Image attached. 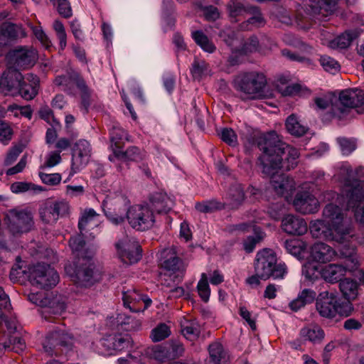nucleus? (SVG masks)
<instances>
[{
  "label": "nucleus",
  "mask_w": 364,
  "mask_h": 364,
  "mask_svg": "<svg viewBox=\"0 0 364 364\" xmlns=\"http://www.w3.org/2000/svg\"><path fill=\"white\" fill-rule=\"evenodd\" d=\"M258 146L262 151L259 161L263 173L271 176L270 183L274 191L287 198L295 189V182L289 176L277 173L282 168L288 171L297 165L299 151L282 141L274 132L264 135Z\"/></svg>",
  "instance_id": "obj_1"
},
{
  "label": "nucleus",
  "mask_w": 364,
  "mask_h": 364,
  "mask_svg": "<svg viewBox=\"0 0 364 364\" xmlns=\"http://www.w3.org/2000/svg\"><path fill=\"white\" fill-rule=\"evenodd\" d=\"M323 220L311 222L310 232L315 238H321L346 245L353 238L352 228L345 213L338 205L330 203L323 210Z\"/></svg>",
  "instance_id": "obj_2"
},
{
  "label": "nucleus",
  "mask_w": 364,
  "mask_h": 364,
  "mask_svg": "<svg viewBox=\"0 0 364 364\" xmlns=\"http://www.w3.org/2000/svg\"><path fill=\"white\" fill-rule=\"evenodd\" d=\"M355 248L349 247L347 249L346 245L340 250L341 255L346 258L343 264H328L321 266L314 262H306L303 265L302 274L309 281H315L321 277L326 282L334 284L341 281L347 272H351L357 268L358 261L356 257L353 256Z\"/></svg>",
  "instance_id": "obj_3"
},
{
  "label": "nucleus",
  "mask_w": 364,
  "mask_h": 364,
  "mask_svg": "<svg viewBox=\"0 0 364 364\" xmlns=\"http://www.w3.org/2000/svg\"><path fill=\"white\" fill-rule=\"evenodd\" d=\"M9 296L0 287V353L3 350H14L18 353L23 350L25 343L20 337L19 325L15 316L2 318L10 309Z\"/></svg>",
  "instance_id": "obj_4"
},
{
  "label": "nucleus",
  "mask_w": 364,
  "mask_h": 364,
  "mask_svg": "<svg viewBox=\"0 0 364 364\" xmlns=\"http://www.w3.org/2000/svg\"><path fill=\"white\" fill-rule=\"evenodd\" d=\"M338 179L343 183L346 193L347 208L353 209L355 219L364 224V182H359L347 164L341 165Z\"/></svg>",
  "instance_id": "obj_5"
},
{
  "label": "nucleus",
  "mask_w": 364,
  "mask_h": 364,
  "mask_svg": "<svg viewBox=\"0 0 364 364\" xmlns=\"http://www.w3.org/2000/svg\"><path fill=\"white\" fill-rule=\"evenodd\" d=\"M165 198L157 194L151 201V205L136 204L129 208L126 213V220L129 225L138 231H145L151 228L155 223L154 211L161 213L164 208L157 205L156 200Z\"/></svg>",
  "instance_id": "obj_6"
},
{
  "label": "nucleus",
  "mask_w": 364,
  "mask_h": 364,
  "mask_svg": "<svg viewBox=\"0 0 364 364\" xmlns=\"http://www.w3.org/2000/svg\"><path fill=\"white\" fill-rule=\"evenodd\" d=\"M129 207L130 200L122 191L109 192L102 204L105 215L115 225L124 223L126 213Z\"/></svg>",
  "instance_id": "obj_7"
},
{
  "label": "nucleus",
  "mask_w": 364,
  "mask_h": 364,
  "mask_svg": "<svg viewBox=\"0 0 364 364\" xmlns=\"http://www.w3.org/2000/svg\"><path fill=\"white\" fill-rule=\"evenodd\" d=\"M255 272L260 276L261 279L266 280L270 277L282 279L287 269L285 264H277V257L272 250L264 249L257 254Z\"/></svg>",
  "instance_id": "obj_8"
},
{
  "label": "nucleus",
  "mask_w": 364,
  "mask_h": 364,
  "mask_svg": "<svg viewBox=\"0 0 364 364\" xmlns=\"http://www.w3.org/2000/svg\"><path fill=\"white\" fill-rule=\"evenodd\" d=\"M316 308L320 316L325 318H333L337 314L348 316L353 309L349 302L339 304L336 294L328 291L318 294Z\"/></svg>",
  "instance_id": "obj_9"
},
{
  "label": "nucleus",
  "mask_w": 364,
  "mask_h": 364,
  "mask_svg": "<svg viewBox=\"0 0 364 364\" xmlns=\"http://www.w3.org/2000/svg\"><path fill=\"white\" fill-rule=\"evenodd\" d=\"M28 280L37 288L47 289L55 287L58 283L59 276L50 265L38 264L29 268Z\"/></svg>",
  "instance_id": "obj_10"
},
{
  "label": "nucleus",
  "mask_w": 364,
  "mask_h": 364,
  "mask_svg": "<svg viewBox=\"0 0 364 364\" xmlns=\"http://www.w3.org/2000/svg\"><path fill=\"white\" fill-rule=\"evenodd\" d=\"M234 82L238 90L253 98L265 86L266 78L262 73L251 72L238 75Z\"/></svg>",
  "instance_id": "obj_11"
},
{
  "label": "nucleus",
  "mask_w": 364,
  "mask_h": 364,
  "mask_svg": "<svg viewBox=\"0 0 364 364\" xmlns=\"http://www.w3.org/2000/svg\"><path fill=\"white\" fill-rule=\"evenodd\" d=\"M70 205L64 200H48L38 208V215L44 224H55L60 217L68 214Z\"/></svg>",
  "instance_id": "obj_12"
},
{
  "label": "nucleus",
  "mask_w": 364,
  "mask_h": 364,
  "mask_svg": "<svg viewBox=\"0 0 364 364\" xmlns=\"http://www.w3.org/2000/svg\"><path fill=\"white\" fill-rule=\"evenodd\" d=\"M6 218L9 229L14 235L28 232L34 225L33 214L27 209L10 210Z\"/></svg>",
  "instance_id": "obj_13"
},
{
  "label": "nucleus",
  "mask_w": 364,
  "mask_h": 364,
  "mask_svg": "<svg viewBox=\"0 0 364 364\" xmlns=\"http://www.w3.org/2000/svg\"><path fill=\"white\" fill-rule=\"evenodd\" d=\"M91 151L90 144L87 140L80 139L75 144L72 151L70 171L68 180L87 165Z\"/></svg>",
  "instance_id": "obj_14"
},
{
  "label": "nucleus",
  "mask_w": 364,
  "mask_h": 364,
  "mask_svg": "<svg viewBox=\"0 0 364 364\" xmlns=\"http://www.w3.org/2000/svg\"><path fill=\"white\" fill-rule=\"evenodd\" d=\"M116 247L120 259L124 264H134L141 258V246L134 238L124 237L116 244Z\"/></svg>",
  "instance_id": "obj_15"
},
{
  "label": "nucleus",
  "mask_w": 364,
  "mask_h": 364,
  "mask_svg": "<svg viewBox=\"0 0 364 364\" xmlns=\"http://www.w3.org/2000/svg\"><path fill=\"white\" fill-rule=\"evenodd\" d=\"M23 76L16 69L8 68L0 76V92L4 95H18Z\"/></svg>",
  "instance_id": "obj_16"
},
{
  "label": "nucleus",
  "mask_w": 364,
  "mask_h": 364,
  "mask_svg": "<svg viewBox=\"0 0 364 364\" xmlns=\"http://www.w3.org/2000/svg\"><path fill=\"white\" fill-rule=\"evenodd\" d=\"M55 84L58 86L63 87V90L69 89L73 84H75L81 92L83 106L85 109L89 106L90 91L86 85L84 80L80 77L78 73H73L69 75L58 76L55 79Z\"/></svg>",
  "instance_id": "obj_17"
},
{
  "label": "nucleus",
  "mask_w": 364,
  "mask_h": 364,
  "mask_svg": "<svg viewBox=\"0 0 364 364\" xmlns=\"http://www.w3.org/2000/svg\"><path fill=\"white\" fill-rule=\"evenodd\" d=\"M70 266L65 267L66 272L70 274L72 281L78 286L90 287L101 278L100 274L94 271L92 265L80 267L73 273Z\"/></svg>",
  "instance_id": "obj_18"
},
{
  "label": "nucleus",
  "mask_w": 364,
  "mask_h": 364,
  "mask_svg": "<svg viewBox=\"0 0 364 364\" xmlns=\"http://www.w3.org/2000/svg\"><path fill=\"white\" fill-rule=\"evenodd\" d=\"M336 251L328 245L317 242L310 248L309 260L306 262H314L316 264H326L334 259Z\"/></svg>",
  "instance_id": "obj_19"
},
{
  "label": "nucleus",
  "mask_w": 364,
  "mask_h": 364,
  "mask_svg": "<svg viewBox=\"0 0 364 364\" xmlns=\"http://www.w3.org/2000/svg\"><path fill=\"white\" fill-rule=\"evenodd\" d=\"M293 205L296 210L302 214L314 213L318 211L319 207L318 199L309 191L297 193Z\"/></svg>",
  "instance_id": "obj_20"
},
{
  "label": "nucleus",
  "mask_w": 364,
  "mask_h": 364,
  "mask_svg": "<svg viewBox=\"0 0 364 364\" xmlns=\"http://www.w3.org/2000/svg\"><path fill=\"white\" fill-rule=\"evenodd\" d=\"M28 299L37 306L47 308L48 310L46 312L48 313L60 314L65 309L63 303L58 302L55 299H51L43 292L30 293L28 295Z\"/></svg>",
  "instance_id": "obj_21"
},
{
  "label": "nucleus",
  "mask_w": 364,
  "mask_h": 364,
  "mask_svg": "<svg viewBox=\"0 0 364 364\" xmlns=\"http://www.w3.org/2000/svg\"><path fill=\"white\" fill-rule=\"evenodd\" d=\"M123 301L124 306L135 312L144 311L151 304L150 299L140 294L134 289L128 290L124 293Z\"/></svg>",
  "instance_id": "obj_22"
},
{
  "label": "nucleus",
  "mask_w": 364,
  "mask_h": 364,
  "mask_svg": "<svg viewBox=\"0 0 364 364\" xmlns=\"http://www.w3.org/2000/svg\"><path fill=\"white\" fill-rule=\"evenodd\" d=\"M282 228L289 235H301L306 232L307 224L303 218L287 215L282 220Z\"/></svg>",
  "instance_id": "obj_23"
},
{
  "label": "nucleus",
  "mask_w": 364,
  "mask_h": 364,
  "mask_svg": "<svg viewBox=\"0 0 364 364\" xmlns=\"http://www.w3.org/2000/svg\"><path fill=\"white\" fill-rule=\"evenodd\" d=\"M40 87L39 78L32 73H28L23 77V82L19 87L18 95L26 100H33L38 93Z\"/></svg>",
  "instance_id": "obj_24"
},
{
  "label": "nucleus",
  "mask_w": 364,
  "mask_h": 364,
  "mask_svg": "<svg viewBox=\"0 0 364 364\" xmlns=\"http://www.w3.org/2000/svg\"><path fill=\"white\" fill-rule=\"evenodd\" d=\"M14 59L15 64L20 68H28L33 65L37 60V53L33 48H21L9 53Z\"/></svg>",
  "instance_id": "obj_25"
},
{
  "label": "nucleus",
  "mask_w": 364,
  "mask_h": 364,
  "mask_svg": "<svg viewBox=\"0 0 364 364\" xmlns=\"http://www.w3.org/2000/svg\"><path fill=\"white\" fill-rule=\"evenodd\" d=\"M341 104L349 108L364 105V91L358 89H350L342 91L339 95Z\"/></svg>",
  "instance_id": "obj_26"
},
{
  "label": "nucleus",
  "mask_w": 364,
  "mask_h": 364,
  "mask_svg": "<svg viewBox=\"0 0 364 364\" xmlns=\"http://www.w3.org/2000/svg\"><path fill=\"white\" fill-rule=\"evenodd\" d=\"M26 36L23 28L15 24L0 26V46H6L10 41Z\"/></svg>",
  "instance_id": "obj_27"
},
{
  "label": "nucleus",
  "mask_w": 364,
  "mask_h": 364,
  "mask_svg": "<svg viewBox=\"0 0 364 364\" xmlns=\"http://www.w3.org/2000/svg\"><path fill=\"white\" fill-rule=\"evenodd\" d=\"M73 342V337L65 333L63 331H56L50 333L46 336V341L43 343V348L48 353H51V346H56L58 345L69 346Z\"/></svg>",
  "instance_id": "obj_28"
},
{
  "label": "nucleus",
  "mask_w": 364,
  "mask_h": 364,
  "mask_svg": "<svg viewBox=\"0 0 364 364\" xmlns=\"http://www.w3.org/2000/svg\"><path fill=\"white\" fill-rule=\"evenodd\" d=\"M299 337L304 342L309 341L312 343H319L324 338L325 333L319 326L310 324L300 330Z\"/></svg>",
  "instance_id": "obj_29"
},
{
  "label": "nucleus",
  "mask_w": 364,
  "mask_h": 364,
  "mask_svg": "<svg viewBox=\"0 0 364 364\" xmlns=\"http://www.w3.org/2000/svg\"><path fill=\"white\" fill-rule=\"evenodd\" d=\"M225 41L233 50L242 53H251L256 50L259 44L257 38L256 37H252L240 47V41L235 36V33H232V37L229 36L228 38H225Z\"/></svg>",
  "instance_id": "obj_30"
},
{
  "label": "nucleus",
  "mask_w": 364,
  "mask_h": 364,
  "mask_svg": "<svg viewBox=\"0 0 364 364\" xmlns=\"http://www.w3.org/2000/svg\"><path fill=\"white\" fill-rule=\"evenodd\" d=\"M309 7L313 16H327L331 14L336 6L335 0H309Z\"/></svg>",
  "instance_id": "obj_31"
},
{
  "label": "nucleus",
  "mask_w": 364,
  "mask_h": 364,
  "mask_svg": "<svg viewBox=\"0 0 364 364\" xmlns=\"http://www.w3.org/2000/svg\"><path fill=\"white\" fill-rule=\"evenodd\" d=\"M160 255L161 265L164 269L171 272L178 269L180 261L173 250H164Z\"/></svg>",
  "instance_id": "obj_32"
},
{
  "label": "nucleus",
  "mask_w": 364,
  "mask_h": 364,
  "mask_svg": "<svg viewBox=\"0 0 364 364\" xmlns=\"http://www.w3.org/2000/svg\"><path fill=\"white\" fill-rule=\"evenodd\" d=\"M114 154L118 159L126 161H139L146 156V152L136 146H131L125 151H116Z\"/></svg>",
  "instance_id": "obj_33"
},
{
  "label": "nucleus",
  "mask_w": 364,
  "mask_h": 364,
  "mask_svg": "<svg viewBox=\"0 0 364 364\" xmlns=\"http://www.w3.org/2000/svg\"><path fill=\"white\" fill-rule=\"evenodd\" d=\"M181 333L190 341H194L200 334V326L195 320L183 319L181 322Z\"/></svg>",
  "instance_id": "obj_34"
},
{
  "label": "nucleus",
  "mask_w": 364,
  "mask_h": 364,
  "mask_svg": "<svg viewBox=\"0 0 364 364\" xmlns=\"http://www.w3.org/2000/svg\"><path fill=\"white\" fill-rule=\"evenodd\" d=\"M339 287L343 296L348 300L347 302L350 303V300H354L357 298L358 286L355 281L345 279L341 281Z\"/></svg>",
  "instance_id": "obj_35"
},
{
  "label": "nucleus",
  "mask_w": 364,
  "mask_h": 364,
  "mask_svg": "<svg viewBox=\"0 0 364 364\" xmlns=\"http://www.w3.org/2000/svg\"><path fill=\"white\" fill-rule=\"evenodd\" d=\"M229 205L232 208L239 206L245 199L243 188L240 184H235L230 187L226 196Z\"/></svg>",
  "instance_id": "obj_36"
},
{
  "label": "nucleus",
  "mask_w": 364,
  "mask_h": 364,
  "mask_svg": "<svg viewBox=\"0 0 364 364\" xmlns=\"http://www.w3.org/2000/svg\"><path fill=\"white\" fill-rule=\"evenodd\" d=\"M192 38L198 46H199L205 52L213 53L216 50V46L212 41L203 33L201 31L192 32Z\"/></svg>",
  "instance_id": "obj_37"
},
{
  "label": "nucleus",
  "mask_w": 364,
  "mask_h": 364,
  "mask_svg": "<svg viewBox=\"0 0 364 364\" xmlns=\"http://www.w3.org/2000/svg\"><path fill=\"white\" fill-rule=\"evenodd\" d=\"M286 128L291 135L300 136L307 131V127L299 121L296 115L291 114L286 120Z\"/></svg>",
  "instance_id": "obj_38"
},
{
  "label": "nucleus",
  "mask_w": 364,
  "mask_h": 364,
  "mask_svg": "<svg viewBox=\"0 0 364 364\" xmlns=\"http://www.w3.org/2000/svg\"><path fill=\"white\" fill-rule=\"evenodd\" d=\"M210 361L213 364H224L226 362V354L223 346L215 342L209 346Z\"/></svg>",
  "instance_id": "obj_39"
},
{
  "label": "nucleus",
  "mask_w": 364,
  "mask_h": 364,
  "mask_svg": "<svg viewBox=\"0 0 364 364\" xmlns=\"http://www.w3.org/2000/svg\"><path fill=\"white\" fill-rule=\"evenodd\" d=\"M11 190L14 193H21L25 192H31L33 193H38L45 189L42 186L36 185L30 182L18 181L11 185Z\"/></svg>",
  "instance_id": "obj_40"
},
{
  "label": "nucleus",
  "mask_w": 364,
  "mask_h": 364,
  "mask_svg": "<svg viewBox=\"0 0 364 364\" xmlns=\"http://www.w3.org/2000/svg\"><path fill=\"white\" fill-rule=\"evenodd\" d=\"M353 39V35L349 32H346L337 36L327 43V46L331 48L343 49L348 48Z\"/></svg>",
  "instance_id": "obj_41"
},
{
  "label": "nucleus",
  "mask_w": 364,
  "mask_h": 364,
  "mask_svg": "<svg viewBox=\"0 0 364 364\" xmlns=\"http://www.w3.org/2000/svg\"><path fill=\"white\" fill-rule=\"evenodd\" d=\"M99 214L96 213V211L92 208L85 209L82 214V216L79 220L78 226L80 230V232L90 223H94L95 225H97V223L99 221Z\"/></svg>",
  "instance_id": "obj_42"
},
{
  "label": "nucleus",
  "mask_w": 364,
  "mask_h": 364,
  "mask_svg": "<svg viewBox=\"0 0 364 364\" xmlns=\"http://www.w3.org/2000/svg\"><path fill=\"white\" fill-rule=\"evenodd\" d=\"M197 291L199 296L204 302L209 301L210 289L208 282V276L205 273H202L200 275V279L197 284Z\"/></svg>",
  "instance_id": "obj_43"
},
{
  "label": "nucleus",
  "mask_w": 364,
  "mask_h": 364,
  "mask_svg": "<svg viewBox=\"0 0 364 364\" xmlns=\"http://www.w3.org/2000/svg\"><path fill=\"white\" fill-rule=\"evenodd\" d=\"M223 208V204L214 200L196 203L195 208L200 213H209Z\"/></svg>",
  "instance_id": "obj_44"
},
{
  "label": "nucleus",
  "mask_w": 364,
  "mask_h": 364,
  "mask_svg": "<svg viewBox=\"0 0 364 364\" xmlns=\"http://www.w3.org/2000/svg\"><path fill=\"white\" fill-rule=\"evenodd\" d=\"M170 334V327L166 323H160L152 329L150 337L154 342H159L168 337Z\"/></svg>",
  "instance_id": "obj_45"
},
{
  "label": "nucleus",
  "mask_w": 364,
  "mask_h": 364,
  "mask_svg": "<svg viewBox=\"0 0 364 364\" xmlns=\"http://www.w3.org/2000/svg\"><path fill=\"white\" fill-rule=\"evenodd\" d=\"M148 353L152 358L159 362L170 359L167 346H154L149 350Z\"/></svg>",
  "instance_id": "obj_46"
},
{
  "label": "nucleus",
  "mask_w": 364,
  "mask_h": 364,
  "mask_svg": "<svg viewBox=\"0 0 364 364\" xmlns=\"http://www.w3.org/2000/svg\"><path fill=\"white\" fill-rule=\"evenodd\" d=\"M30 27L33 31V35L41 43L42 46H43L46 49H49L50 48H51L52 42L41 26L31 25Z\"/></svg>",
  "instance_id": "obj_47"
},
{
  "label": "nucleus",
  "mask_w": 364,
  "mask_h": 364,
  "mask_svg": "<svg viewBox=\"0 0 364 364\" xmlns=\"http://www.w3.org/2000/svg\"><path fill=\"white\" fill-rule=\"evenodd\" d=\"M53 28L55 32L57 38L59 41L60 50H63L67 46V34L65 27L61 21L55 20L53 24Z\"/></svg>",
  "instance_id": "obj_48"
},
{
  "label": "nucleus",
  "mask_w": 364,
  "mask_h": 364,
  "mask_svg": "<svg viewBox=\"0 0 364 364\" xmlns=\"http://www.w3.org/2000/svg\"><path fill=\"white\" fill-rule=\"evenodd\" d=\"M102 345H112L113 353L124 348L127 345L126 341L121 336L108 337L101 340Z\"/></svg>",
  "instance_id": "obj_49"
},
{
  "label": "nucleus",
  "mask_w": 364,
  "mask_h": 364,
  "mask_svg": "<svg viewBox=\"0 0 364 364\" xmlns=\"http://www.w3.org/2000/svg\"><path fill=\"white\" fill-rule=\"evenodd\" d=\"M319 61L321 65L327 72L334 73L340 68L339 63L331 57L323 55L320 58Z\"/></svg>",
  "instance_id": "obj_50"
},
{
  "label": "nucleus",
  "mask_w": 364,
  "mask_h": 364,
  "mask_svg": "<svg viewBox=\"0 0 364 364\" xmlns=\"http://www.w3.org/2000/svg\"><path fill=\"white\" fill-rule=\"evenodd\" d=\"M170 359L181 356L184 353V347L178 341H171L167 346Z\"/></svg>",
  "instance_id": "obj_51"
},
{
  "label": "nucleus",
  "mask_w": 364,
  "mask_h": 364,
  "mask_svg": "<svg viewBox=\"0 0 364 364\" xmlns=\"http://www.w3.org/2000/svg\"><path fill=\"white\" fill-rule=\"evenodd\" d=\"M252 10L255 16L242 23V27L244 29H251L252 26H259L264 22V19L258 9L253 8Z\"/></svg>",
  "instance_id": "obj_52"
},
{
  "label": "nucleus",
  "mask_w": 364,
  "mask_h": 364,
  "mask_svg": "<svg viewBox=\"0 0 364 364\" xmlns=\"http://www.w3.org/2000/svg\"><path fill=\"white\" fill-rule=\"evenodd\" d=\"M50 1L53 2V5L57 6L58 11L61 16L68 18L72 15V10L68 0Z\"/></svg>",
  "instance_id": "obj_53"
},
{
  "label": "nucleus",
  "mask_w": 364,
  "mask_h": 364,
  "mask_svg": "<svg viewBox=\"0 0 364 364\" xmlns=\"http://www.w3.org/2000/svg\"><path fill=\"white\" fill-rule=\"evenodd\" d=\"M110 138L112 141L116 144L120 141H129V137L127 132L119 126H114L110 132Z\"/></svg>",
  "instance_id": "obj_54"
},
{
  "label": "nucleus",
  "mask_w": 364,
  "mask_h": 364,
  "mask_svg": "<svg viewBox=\"0 0 364 364\" xmlns=\"http://www.w3.org/2000/svg\"><path fill=\"white\" fill-rule=\"evenodd\" d=\"M39 177L42 182L48 186H55L60 183L61 176L59 173H39Z\"/></svg>",
  "instance_id": "obj_55"
},
{
  "label": "nucleus",
  "mask_w": 364,
  "mask_h": 364,
  "mask_svg": "<svg viewBox=\"0 0 364 364\" xmlns=\"http://www.w3.org/2000/svg\"><path fill=\"white\" fill-rule=\"evenodd\" d=\"M221 139L230 146L237 144V136L232 129H223L220 133Z\"/></svg>",
  "instance_id": "obj_56"
},
{
  "label": "nucleus",
  "mask_w": 364,
  "mask_h": 364,
  "mask_svg": "<svg viewBox=\"0 0 364 364\" xmlns=\"http://www.w3.org/2000/svg\"><path fill=\"white\" fill-rule=\"evenodd\" d=\"M61 161V156L59 152L56 151H50L46 156L44 166L46 167L52 168L59 164Z\"/></svg>",
  "instance_id": "obj_57"
},
{
  "label": "nucleus",
  "mask_w": 364,
  "mask_h": 364,
  "mask_svg": "<svg viewBox=\"0 0 364 364\" xmlns=\"http://www.w3.org/2000/svg\"><path fill=\"white\" fill-rule=\"evenodd\" d=\"M12 134L13 132L9 124L0 121V141L6 142L11 140Z\"/></svg>",
  "instance_id": "obj_58"
},
{
  "label": "nucleus",
  "mask_w": 364,
  "mask_h": 364,
  "mask_svg": "<svg viewBox=\"0 0 364 364\" xmlns=\"http://www.w3.org/2000/svg\"><path fill=\"white\" fill-rule=\"evenodd\" d=\"M228 10L230 16L232 18H235L247 12V9L242 5L234 1L228 5Z\"/></svg>",
  "instance_id": "obj_59"
},
{
  "label": "nucleus",
  "mask_w": 364,
  "mask_h": 364,
  "mask_svg": "<svg viewBox=\"0 0 364 364\" xmlns=\"http://www.w3.org/2000/svg\"><path fill=\"white\" fill-rule=\"evenodd\" d=\"M343 155H348L355 149V144L347 139H339L338 140Z\"/></svg>",
  "instance_id": "obj_60"
},
{
  "label": "nucleus",
  "mask_w": 364,
  "mask_h": 364,
  "mask_svg": "<svg viewBox=\"0 0 364 364\" xmlns=\"http://www.w3.org/2000/svg\"><path fill=\"white\" fill-rule=\"evenodd\" d=\"M284 245L287 252L293 255H298L301 252L300 242L296 240H287Z\"/></svg>",
  "instance_id": "obj_61"
},
{
  "label": "nucleus",
  "mask_w": 364,
  "mask_h": 364,
  "mask_svg": "<svg viewBox=\"0 0 364 364\" xmlns=\"http://www.w3.org/2000/svg\"><path fill=\"white\" fill-rule=\"evenodd\" d=\"M201 11L207 20L215 21L219 18L218 9L213 6L201 8Z\"/></svg>",
  "instance_id": "obj_62"
},
{
  "label": "nucleus",
  "mask_w": 364,
  "mask_h": 364,
  "mask_svg": "<svg viewBox=\"0 0 364 364\" xmlns=\"http://www.w3.org/2000/svg\"><path fill=\"white\" fill-rule=\"evenodd\" d=\"M262 239V236L256 235V236H250L248 237L243 243L244 249L247 252H251L255 247V245L257 242H259Z\"/></svg>",
  "instance_id": "obj_63"
},
{
  "label": "nucleus",
  "mask_w": 364,
  "mask_h": 364,
  "mask_svg": "<svg viewBox=\"0 0 364 364\" xmlns=\"http://www.w3.org/2000/svg\"><path fill=\"white\" fill-rule=\"evenodd\" d=\"M69 244L73 251L79 252L82 250L85 245V241L80 235L72 237L70 239Z\"/></svg>",
  "instance_id": "obj_64"
}]
</instances>
